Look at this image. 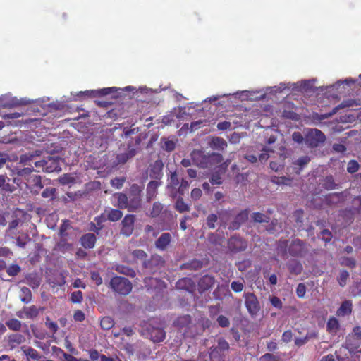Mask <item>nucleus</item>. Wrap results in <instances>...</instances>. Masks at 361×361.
I'll list each match as a JSON object with an SVG mask.
<instances>
[{
  "label": "nucleus",
  "instance_id": "7",
  "mask_svg": "<svg viewBox=\"0 0 361 361\" xmlns=\"http://www.w3.org/2000/svg\"><path fill=\"white\" fill-rule=\"evenodd\" d=\"M324 134L318 129H310L305 136V142L309 147L314 148L325 141Z\"/></svg>",
  "mask_w": 361,
  "mask_h": 361
},
{
  "label": "nucleus",
  "instance_id": "63",
  "mask_svg": "<svg viewBox=\"0 0 361 361\" xmlns=\"http://www.w3.org/2000/svg\"><path fill=\"white\" fill-rule=\"evenodd\" d=\"M90 278L97 286H99L102 283V278L98 271H91Z\"/></svg>",
  "mask_w": 361,
  "mask_h": 361
},
{
  "label": "nucleus",
  "instance_id": "8",
  "mask_svg": "<svg viewBox=\"0 0 361 361\" xmlns=\"http://www.w3.org/2000/svg\"><path fill=\"white\" fill-rule=\"evenodd\" d=\"M245 305L251 315H256L260 310V305L257 296L252 293H246L244 295Z\"/></svg>",
  "mask_w": 361,
  "mask_h": 361
},
{
  "label": "nucleus",
  "instance_id": "54",
  "mask_svg": "<svg viewBox=\"0 0 361 361\" xmlns=\"http://www.w3.org/2000/svg\"><path fill=\"white\" fill-rule=\"evenodd\" d=\"M82 299V293L80 290L74 291L71 295V301L73 303H80Z\"/></svg>",
  "mask_w": 361,
  "mask_h": 361
},
{
  "label": "nucleus",
  "instance_id": "41",
  "mask_svg": "<svg viewBox=\"0 0 361 361\" xmlns=\"http://www.w3.org/2000/svg\"><path fill=\"white\" fill-rule=\"evenodd\" d=\"M7 327L12 331H19L21 328V322L17 319H11L6 322Z\"/></svg>",
  "mask_w": 361,
  "mask_h": 361
},
{
  "label": "nucleus",
  "instance_id": "24",
  "mask_svg": "<svg viewBox=\"0 0 361 361\" xmlns=\"http://www.w3.org/2000/svg\"><path fill=\"white\" fill-rule=\"evenodd\" d=\"M116 195L117 197L118 201L117 206L119 209H127L129 212H133L130 208V202L128 195L120 192L117 193Z\"/></svg>",
  "mask_w": 361,
  "mask_h": 361
},
{
  "label": "nucleus",
  "instance_id": "1",
  "mask_svg": "<svg viewBox=\"0 0 361 361\" xmlns=\"http://www.w3.org/2000/svg\"><path fill=\"white\" fill-rule=\"evenodd\" d=\"M191 159L195 165L202 169L215 167L221 164L222 156L219 153H207L200 149H195L190 153Z\"/></svg>",
  "mask_w": 361,
  "mask_h": 361
},
{
  "label": "nucleus",
  "instance_id": "20",
  "mask_svg": "<svg viewBox=\"0 0 361 361\" xmlns=\"http://www.w3.org/2000/svg\"><path fill=\"white\" fill-rule=\"evenodd\" d=\"M97 238L94 233H86L81 236L80 243L85 249H92L96 243Z\"/></svg>",
  "mask_w": 361,
  "mask_h": 361
},
{
  "label": "nucleus",
  "instance_id": "15",
  "mask_svg": "<svg viewBox=\"0 0 361 361\" xmlns=\"http://www.w3.org/2000/svg\"><path fill=\"white\" fill-rule=\"evenodd\" d=\"M136 153L137 152L135 149L128 147V150L126 152L120 153L116 155L114 162L116 165L124 164L129 159L135 157Z\"/></svg>",
  "mask_w": 361,
  "mask_h": 361
},
{
  "label": "nucleus",
  "instance_id": "46",
  "mask_svg": "<svg viewBox=\"0 0 361 361\" xmlns=\"http://www.w3.org/2000/svg\"><path fill=\"white\" fill-rule=\"evenodd\" d=\"M59 182L63 185H68L75 182V178L68 173H64L59 178Z\"/></svg>",
  "mask_w": 361,
  "mask_h": 361
},
{
  "label": "nucleus",
  "instance_id": "29",
  "mask_svg": "<svg viewBox=\"0 0 361 361\" xmlns=\"http://www.w3.org/2000/svg\"><path fill=\"white\" fill-rule=\"evenodd\" d=\"M322 187L328 190H331L338 187V184H336L334 181V177L330 175L326 176L322 181Z\"/></svg>",
  "mask_w": 361,
  "mask_h": 361
},
{
  "label": "nucleus",
  "instance_id": "23",
  "mask_svg": "<svg viewBox=\"0 0 361 361\" xmlns=\"http://www.w3.org/2000/svg\"><path fill=\"white\" fill-rule=\"evenodd\" d=\"M195 286L193 281L190 278L179 279L176 284L178 289L190 291Z\"/></svg>",
  "mask_w": 361,
  "mask_h": 361
},
{
  "label": "nucleus",
  "instance_id": "53",
  "mask_svg": "<svg viewBox=\"0 0 361 361\" xmlns=\"http://www.w3.org/2000/svg\"><path fill=\"white\" fill-rule=\"evenodd\" d=\"M34 171L33 167L31 166L30 167H25L23 169H18L16 173L18 176L26 178Z\"/></svg>",
  "mask_w": 361,
  "mask_h": 361
},
{
  "label": "nucleus",
  "instance_id": "35",
  "mask_svg": "<svg viewBox=\"0 0 361 361\" xmlns=\"http://www.w3.org/2000/svg\"><path fill=\"white\" fill-rule=\"evenodd\" d=\"M122 216V212L116 209H111L107 213V219L111 221H117L121 219Z\"/></svg>",
  "mask_w": 361,
  "mask_h": 361
},
{
  "label": "nucleus",
  "instance_id": "40",
  "mask_svg": "<svg viewBox=\"0 0 361 361\" xmlns=\"http://www.w3.org/2000/svg\"><path fill=\"white\" fill-rule=\"evenodd\" d=\"M9 178L6 175H0V188L6 191L11 192L12 185L8 183Z\"/></svg>",
  "mask_w": 361,
  "mask_h": 361
},
{
  "label": "nucleus",
  "instance_id": "12",
  "mask_svg": "<svg viewBox=\"0 0 361 361\" xmlns=\"http://www.w3.org/2000/svg\"><path fill=\"white\" fill-rule=\"evenodd\" d=\"M215 283V279L211 275L206 274L201 277L198 281V290L204 293L211 289Z\"/></svg>",
  "mask_w": 361,
  "mask_h": 361
},
{
  "label": "nucleus",
  "instance_id": "9",
  "mask_svg": "<svg viewBox=\"0 0 361 361\" xmlns=\"http://www.w3.org/2000/svg\"><path fill=\"white\" fill-rule=\"evenodd\" d=\"M228 164L226 162H223L214 167V171L212 172L210 178L209 183L212 185H221L223 183V176L227 171Z\"/></svg>",
  "mask_w": 361,
  "mask_h": 361
},
{
  "label": "nucleus",
  "instance_id": "42",
  "mask_svg": "<svg viewBox=\"0 0 361 361\" xmlns=\"http://www.w3.org/2000/svg\"><path fill=\"white\" fill-rule=\"evenodd\" d=\"M218 221V216L215 214H210L206 219V224L209 229H214L216 227V223Z\"/></svg>",
  "mask_w": 361,
  "mask_h": 361
},
{
  "label": "nucleus",
  "instance_id": "18",
  "mask_svg": "<svg viewBox=\"0 0 361 361\" xmlns=\"http://www.w3.org/2000/svg\"><path fill=\"white\" fill-rule=\"evenodd\" d=\"M25 337L20 334H12L8 336V344L11 350L25 342Z\"/></svg>",
  "mask_w": 361,
  "mask_h": 361
},
{
  "label": "nucleus",
  "instance_id": "47",
  "mask_svg": "<svg viewBox=\"0 0 361 361\" xmlns=\"http://www.w3.org/2000/svg\"><path fill=\"white\" fill-rule=\"evenodd\" d=\"M249 213H250L249 209H245L244 210H242L240 212H239L235 216V219H236L237 221H239L240 223H241L243 224L247 220Z\"/></svg>",
  "mask_w": 361,
  "mask_h": 361
},
{
  "label": "nucleus",
  "instance_id": "34",
  "mask_svg": "<svg viewBox=\"0 0 361 361\" xmlns=\"http://www.w3.org/2000/svg\"><path fill=\"white\" fill-rule=\"evenodd\" d=\"M317 336V334L315 332L307 333L304 338H296L295 339V344L298 347L302 346L307 343L309 339L312 338H316Z\"/></svg>",
  "mask_w": 361,
  "mask_h": 361
},
{
  "label": "nucleus",
  "instance_id": "58",
  "mask_svg": "<svg viewBox=\"0 0 361 361\" xmlns=\"http://www.w3.org/2000/svg\"><path fill=\"white\" fill-rule=\"evenodd\" d=\"M20 271V267L18 264H11L8 267L6 270L7 274L11 276H15L18 275Z\"/></svg>",
  "mask_w": 361,
  "mask_h": 361
},
{
  "label": "nucleus",
  "instance_id": "14",
  "mask_svg": "<svg viewBox=\"0 0 361 361\" xmlns=\"http://www.w3.org/2000/svg\"><path fill=\"white\" fill-rule=\"evenodd\" d=\"M172 240V236L169 233H163L155 241V247L161 251H164L169 246Z\"/></svg>",
  "mask_w": 361,
  "mask_h": 361
},
{
  "label": "nucleus",
  "instance_id": "57",
  "mask_svg": "<svg viewBox=\"0 0 361 361\" xmlns=\"http://www.w3.org/2000/svg\"><path fill=\"white\" fill-rule=\"evenodd\" d=\"M21 292L25 295V297L21 298V301L24 303H28L31 301L32 294L30 290L27 287L21 288Z\"/></svg>",
  "mask_w": 361,
  "mask_h": 361
},
{
  "label": "nucleus",
  "instance_id": "62",
  "mask_svg": "<svg viewBox=\"0 0 361 361\" xmlns=\"http://www.w3.org/2000/svg\"><path fill=\"white\" fill-rule=\"evenodd\" d=\"M219 326L223 328L228 327L230 326V321L228 318L224 315H219L216 319Z\"/></svg>",
  "mask_w": 361,
  "mask_h": 361
},
{
  "label": "nucleus",
  "instance_id": "13",
  "mask_svg": "<svg viewBox=\"0 0 361 361\" xmlns=\"http://www.w3.org/2000/svg\"><path fill=\"white\" fill-rule=\"evenodd\" d=\"M44 164V172H59L61 170L59 159L58 157H49L45 159Z\"/></svg>",
  "mask_w": 361,
  "mask_h": 361
},
{
  "label": "nucleus",
  "instance_id": "55",
  "mask_svg": "<svg viewBox=\"0 0 361 361\" xmlns=\"http://www.w3.org/2000/svg\"><path fill=\"white\" fill-rule=\"evenodd\" d=\"M222 353L228 350L229 344L223 338H220L218 339V345L215 346Z\"/></svg>",
  "mask_w": 361,
  "mask_h": 361
},
{
  "label": "nucleus",
  "instance_id": "19",
  "mask_svg": "<svg viewBox=\"0 0 361 361\" xmlns=\"http://www.w3.org/2000/svg\"><path fill=\"white\" fill-rule=\"evenodd\" d=\"M114 87H106L102 88L97 90H87L85 92H81L80 94H84L87 97H102L109 94L112 92H114Z\"/></svg>",
  "mask_w": 361,
  "mask_h": 361
},
{
  "label": "nucleus",
  "instance_id": "45",
  "mask_svg": "<svg viewBox=\"0 0 361 361\" xmlns=\"http://www.w3.org/2000/svg\"><path fill=\"white\" fill-rule=\"evenodd\" d=\"M340 264L342 266L354 268L356 266V261L353 257H343L340 259Z\"/></svg>",
  "mask_w": 361,
  "mask_h": 361
},
{
  "label": "nucleus",
  "instance_id": "25",
  "mask_svg": "<svg viewBox=\"0 0 361 361\" xmlns=\"http://www.w3.org/2000/svg\"><path fill=\"white\" fill-rule=\"evenodd\" d=\"M203 263L202 261L193 259L188 262L183 263L180 266L181 269L194 270L197 271L202 268Z\"/></svg>",
  "mask_w": 361,
  "mask_h": 361
},
{
  "label": "nucleus",
  "instance_id": "51",
  "mask_svg": "<svg viewBox=\"0 0 361 361\" xmlns=\"http://www.w3.org/2000/svg\"><path fill=\"white\" fill-rule=\"evenodd\" d=\"M31 240L28 235L24 236H18L16 238V245L20 247H25V245Z\"/></svg>",
  "mask_w": 361,
  "mask_h": 361
},
{
  "label": "nucleus",
  "instance_id": "16",
  "mask_svg": "<svg viewBox=\"0 0 361 361\" xmlns=\"http://www.w3.org/2000/svg\"><path fill=\"white\" fill-rule=\"evenodd\" d=\"M161 185V181L151 180L148 183L146 189V198L148 202H150L155 197L157 194V189Z\"/></svg>",
  "mask_w": 361,
  "mask_h": 361
},
{
  "label": "nucleus",
  "instance_id": "33",
  "mask_svg": "<svg viewBox=\"0 0 361 361\" xmlns=\"http://www.w3.org/2000/svg\"><path fill=\"white\" fill-rule=\"evenodd\" d=\"M22 350H23L24 354L27 357H28L32 360H37L40 359V357H41L39 353L32 347L26 348L25 346H23V347H22Z\"/></svg>",
  "mask_w": 361,
  "mask_h": 361
},
{
  "label": "nucleus",
  "instance_id": "5",
  "mask_svg": "<svg viewBox=\"0 0 361 361\" xmlns=\"http://www.w3.org/2000/svg\"><path fill=\"white\" fill-rule=\"evenodd\" d=\"M247 241L239 234L231 235L227 240V248L232 254H237L246 250Z\"/></svg>",
  "mask_w": 361,
  "mask_h": 361
},
{
  "label": "nucleus",
  "instance_id": "26",
  "mask_svg": "<svg viewBox=\"0 0 361 361\" xmlns=\"http://www.w3.org/2000/svg\"><path fill=\"white\" fill-rule=\"evenodd\" d=\"M287 267L290 273L295 275L300 274L303 269L302 264L297 260H291L287 264Z\"/></svg>",
  "mask_w": 361,
  "mask_h": 361
},
{
  "label": "nucleus",
  "instance_id": "31",
  "mask_svg": "<svg viewBox=\"0 0 361 361\" xmlns=\"http://www.w3.org/2000/svg\"><path fill=\"white\" fill-rule=\"evenodd\" d=\"M288 240L286 239L281 238L277 242V251L281 253L282 256H285L288 253Z\"/></svg>",
  "mask_w": 361,
  "mask_h": 361
},
{
  "label": "nucleus",
  "instance_id": "38",
  "mask_svg": "<svg viewBox=\"0 0 361 361\" xmlns=\"http://www.w3.org/2000/svg\"><path fill=\"white\" fill-rule=\"evenodd\" d=\"M114 325V321L111 317H104L100 321L101 328L104 330H109Z\"/></svg>",
  "mask_w": 361,
  "mask_h": 361
},
{
  "label": "nucleus",
  "instance_id": "28",
  "mask_svg": "<svg viewBox=\"0 0 361 361\" xmlns=\"http://www.w3.org/2000/svg\"><path fill=\"white\" fill-rule=\"evenodd\" d=\"M115 270L119 274L128 276L129 277L133 278L136 276V273L135 270L128 266L119 264L117 265Z\"/></svg>",
  "mask_w": 361,
  "mask_h": 361
},
{
  "label": "nucleus",
  "instance_id": "27",
  "mask_svg": "<svg viewBox=\"0 0 361 361\" xmlns=\"http://www.w3.org/2000/svg\"><path fill=\"white\" fill-rule=\"evenodd\" d=\"M340 328L338 320L331 317L329 319L326 323V330L330 334H336Z\"/></svg>",
  "mask_w": 361,
  "mask_h": 361
},
{
  "label": "nucleus",
  "instance_id": "49",
  "mask_svg": "<svg viewBox=\"0 0 361 361\" xmlns=\"http://www.w3.org/2000/svg\"><path fill=\"white\" fill-rule=\"evenodd\" d=\"M349 278V273L346 270H342L340 272L339 276L337 280L339 285L343 287L346 285L347 279Z\"/></svg>",
  "mask_w": 361,
  "mask_h": 361
},
{
  "label": "nucleus",
  "instance_id": "21",
  "mask_svg": "<svg viewBox=\"0 0 361 361\" xmlns=\"http://www.w3.org/2000/svg\"><path fill=\"white\" fill-rule=\"evenodd\" d=\"M164 263V260L163 258L158 255H152L151 258L149 260L143 262V266L146 269H149L152 270L154 267H157L159 265H162Z\"/></svg>",
  "mask_w": 361,
  "mask_h": 361
},
{
  "label": "nucleus",
  "instance_id": "11",
  "mask_svg": "<svg viewBox=\"0 0 361 361\" xmlns=\"http://www.w3.org/2000/svg\"><path fill=\"white\" fill-rule=\"evenodd\" d=\"M135 216L127 214L121 221V233L125 236H130L134 230Z\"/></svg>",
  "mask_w": 361,
  "mask_h": 361
},
{
  "label": "nucleus",
  "instance_id": "50",
  "mask_svg": "<svg viewBox=\"0 0 361 361\" xmlns=\"http://www.w3.org/2000/svg\"><path fill=\"white\" fill-rule=\"evenodd\" d=\"M319 237L325 243H329L332 240L333 235L329 230L324 229L320 232Z\"/></svg>",
  "mask_w": 361,
  "mask_h": 361
},
{
  "label": "nucleus",
  "instance_id": "2",
  "mask_svg": "<svg viewBox=\"0 0 361 361\" xmlns=\"http://www.w3.org/2000/svg\"><path fill=\"white\" fill-rule=\"evenodd\" d=\"M109 287L116 293L122 295H128L133 289L132 283L126 278L114 276L109 282Z\"/></svg>",
  "mask_w": 361,
  "mask_h": 361
},
{
  "label": "nucleus",
  "instance_id": "32",
  "mask_svg": "<svg viewBox=\"0 0 361 361\" xmlns=\"http://www.w3.org/2000/svg\"><path fill=\"white\" fill-rule=\"evenodd\" d=\"M211 146L214 149L223 150L227 147V142L224 139L216 137L212 140Z\"/></svg>",
  "mask_w": 361,
  "mask_h": 361
},
{
  "label": "nucleus",
  "instance_id": "61",
  "mask_svg": "<svg viewBox=\"0 0 361 361\" xmlns=\"http://www.w3.org/2000/svg\"><path fill=\"white\" fill-rule=\"evenodd\" d=\"M280 357L271 353H265L259 357V361H279Z\"/></svg>",
  "mask_w": 361,
  "mask_h": 361
},
{
  "label": "nucleus",
  "instance_id": "52",
  "mask_svg": "<svg viewBox=\"0 0 361 361\" xmlns=\"http://www.w3.org/2000/svg\"><path fill=\"white\" fill-rule=\"evenodd\" d=\"M311 159L309 156H302L298 158L295 162L294 164L298 165L300 166V170H302L305 166H306L310 161Z\"/></svg>",
  "mask_w": 361,
  "mask_h": 361
},
{
  "label": "nucleus",
  "instance_id": "59",
  "mask_svg": "<svg viewBox=\"0 0 361 361\" xmlns=\"http://www.w3.org/2000/svg\"><path fill=\"white\" fill-rule=\"evenodd\" d=\"M359 169V164L355 160H350L347 166V171L348 173H353Z\"/></svg>",
  "mask_w": 361,
  "mask_h": 361
},
{
  "label": "nucleus",
  "instance_id": "17",
  "mask_svg": "<svg viewBox=\"0 0 361 361\" xmlns=\"http://www.w3.org/2000/svg\"><path fill=\"white\" fill-rule=\"evenodd\" d=\"M205 361H225L224 353L214 346L210 348L209 353H206Z\"/></svg>",
  "mask_w": 361,
  "mask_h": 361
},
{
  "label": "nucleus",
  "instance_id": "4",
  "mask_svg": "<svg viewBox=\"0 0 361 361\" xmlns=\"http://www.w3.org/2000/svg\"><path fill=\"white\" fill-rule=\"evenodd\" d=\"M310 252V245L299 238L293 240L288 245V254L294 257L303 258Z\"/></svg>",
  "mask_w": 361,
  "mask_h": 361
},
{
  "label": "nucleus",
  "instance_id": "30",
  "mask_svg": "<svg viewBox=\"0 0 361 361\" xmlns=\"http://www.w3.org/2000/svg\"><path fill=\"white\" fill-rule=\"evenodd\" d=\"M25 317L27 319H34L39 313V309L35 305L24 307Z\"/></svg>",
  "mask_w": 361,
  "mask_h": 361
},
{
  "label": "nucleus",
  "instance_id": "3",
  "mask_svg": "<svg viewBox=\"0 0 361 361\" xmlns=\"http://www.w3.org/2000/svg\"><path fill=\"white\" fill-rule=\"evenodd\" d=\"M144 185L133 183L130 185L128 194L130 208L133 212L137 210L142 204V193Z\"/></svg>",
  "mask_w": 361,
  "mask_h": 361
},
{
  "label": "nucleus",
  "instance_id": "6",
  "mask_svg": "<svg viewBox=\"0 0 361 361\" xmlns=\"http://www.w3.org/2000/svg\"><path fill=\"white\" fill-rule=\"evenodd\" d=\"M143 334L150 338L154 343L163 341L166 338V332L161 326H154L152 322L146 325Z\"/></svg>",
  "mask_w": 361,
  "mask_h": 361
},
{
  "label": "nucleus",
  "instance_id": "10",
  "mask_svg": "<svg viewBox=\"0 0 361 361\" xmlns=\"http://www.w3.org/2000/svg\"><path fill=\"white\" fill-rule=\"evenodd\" d=\"M164 164L161 159L156 160L149 166V177L154 180L160 181L163 176Z\"/></svg>",
  "mask_w": 361,
  "mask_h": 361
},
{
  "label": "nucleus",
  "instance_id": "36",
  "mask_svg": "<svg viewBox=\"0 0 361 361\" xmlns=\"http://www.w3.org/2000/svg\"><path fill=\"white\" fill-rule=\"evenodd\" d=\"M176 209L180 213L190 211V207L188 204L185 203L182 197H178L175 204Z\"/></svg>",
  "mask_w": 361,
  "mask_h": 361
},
{
  "label": "nucleus",
  "instance_id": "60",
  "mask_svg": "<svg viewBox=\"0 0 361 361\" xmlns=\"http://www.w3.org/2000/svg\"><path fill=\"white\" fill-rule=\"evenodd\" d=\"M34 187L37 189H42L43 185L42 184V178L40 176L35 175L31 178V180L30 182Z\"/></svg>",
  "mask_w": 361,
  "mask_h": 361
},
{
  "label": "nucleus",
  "instance_id": "43",
  "mask_svg": "<svg viewBox=\"0 0 361 361\" xmlns=\"http://www.w3.org/2000/svg\"><path fill=\"white\" fill-rule=\"evenodd\" d=\"M191 323V317L189 315L180 317L177 319L176 324L179 327L188 326Z\"/></svg>",
  "mask_w": 361,
  "mask_h": 361
},
{
  "label": "nucleus",
  "instance_id": "39",
  "mask_svg": "<svg viewBox=\"0 0 361 361\" xmlns=\"http://www.w3.org/2000/svg\"><path fill=\"white\" fill-rule=\"evenodd\" d=\"M56 195V189L54 187L46 188L42 192V197L52 200Z\"/></svg>",
  "mask_w": 361,
  "mask_h": 361
},
{
  "label": "nucleus",
  "instance_id": "48",
  "mask_svg": "<svg viewBox=\"0 0 361 361\" xmlns=\"http://www.w3.org/2000/svg\"><path fill=\"white\" fill-rule=\"evenodd\" d=\"M163 209V206L160 202H156L153 204L152 209L150 212L152 217L158 216Z\"/></svg>",
  "mask_w": 361,
  "mask_h": 361
},
{
  "label": "nucleus",
  "instance_id": "64",
  "mask_svg": "<svg viewBox=\"0 0 361 361\" xmlns=\"http://www.w3.org/2000/svg\"><path fill=\"white\" fill-rule=\"evenodd\" d=\"M125 182L124 178H114L111 179V184L113 187H115L118 189L121 188L123 185V183Z\"/></svg>",
  "mask_w": 361,
  "mask_h": 361
},
{
  "label": "nucleus",
  "instance_id": "44",
  "mask_svg": "<svg viewBox=\"0 0 361 361\" xmlns=\"http://www.w3.org/2000/svg\"><path fill=\"white\" fill-rule=\"evenodd\" d=\"M271 181L276 185H289L291 184L292 179L288 178L285 176H274L271 178Z\"/></svg>",
  "mask_w": 361,
  "mask_h": 361
},
{
  "label": "nucleus",
  "instance_id": "56",
  "mask_svg": "<svg viewBox=\"0 0 361 361\" xmlns=\"http://www.w3.org/2000/svg\"><path fill=\"white\" fill-rule=\"evenodd\" d=\"M132 255L133 257L135 258V259H140V260H143L144 262L145 261H147L146 260V258L147 257V253L142 250H140V249H137V250H135L133 252H132Z\"/></svg>",
  "mask_w": 361,
  "mask_h": 361
},
{
  "label": "nucleus",
  "instance_id": "22",
  "mask_svg": "<svg viewBox=\"0 0 361 361\" xmlns=\"http://www.w3.org/2000/svg\"><path fill=\"white\" fill-rule=\"evenodd\" d=\"M353 303L350 300L343 301L336 311L338 317H344L352 313Z\"/></svg>",
  "mask_w": 361,
  "mask_h": 361
},
{
  "label": "nucleus",
  "instance_id": "37",
  "mask_svg": "<svg viewBox=\"0 0 361 361\" xmlns=\"http://www.w3.org/2000/svg\"><path fill=\"white\" fill-rule=\"evenodd\" d=\"M252 218L255 222L257 223H268L270 217L261 212H254L252 214Z\"/></svg>",
  "mask_w": 361,
  "mask_h": 361
}]
</instances>
